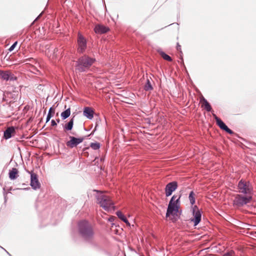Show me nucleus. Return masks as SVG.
<instances>
[{"instance_id": "1", "label": "nucleus", "mask_w": 256, "mask_h": 256, "mask_svg": "<svg viewBox=\"0 0 256 256\" xmlns=\"http://www.w3.org/2000/svg\"><path fill=\"white\" fill-rule=\"evenodd\" d=\"M95 62V58L86 55L80 57L76 62L75 66L76 72L81 73L87 72Z\"/></svg>"}, {"instance_id": "2", "label": "nucleus", "mask_w": 256, "mask_h": 256, "mask_svg": "<svg viewBox=\"0 0 256 256\" xmlns=\"http://www.w3.org/2000/svg\"><path fill=\"white\" fill-rule=\"evenodd\" d=\"M79 232L82 237L86 241H92L94 236L92 225L87 221L82 220L78 224Z\"/></svg>"}, {"instance_id": "3", "label": "nucleus", "mask_w": 256, "mask_h": 256, "mask_svg": "<svg viewBox=\"0 0 256 256\" xmlns=\"http://www.w3.org/2000/svg\"><path fill=\"white\" fill-rule=\"evenodd\" d=\"M96 202L100 207L104 210L108 212L111 210L114 209V202L111 198L103 194H100L96 196Z\"/></svg>"}, {"instance_id": "4", "label": "nucleus", "mask_w": 256, "mask_h": 256, "mask_svg": "<svg viewBox=\"0 0 256 256\" xmlns=\"http://www.w3.org/2000/svg\"><path fill=\"white\" fill-rule=\"evenodd\" d=\"M180 196L178 197L176 195H174L168 205L166 216L169 217L170 215L174 216L177 214L180 206Z\"/></svg>"}, {"instance_id": "5", "label": "nucleus", "mask_w": 256, "mask_h": 256, "mask_svg": "<svg viewBox=\"0 0 256 256\" xmlns=\"http://www.w3.org/2000/svg\"><path fill=\"white\" fill-rule=\"evenodd\" d=\"M239 192L247 194H250L252 190V187L249 182L240 180L238 186Z\"/></svg>"}, {"instance_id": "6", "label": "nucleus", "mask_w": 256, "mask_h": 256, "mask_svg": "<svg viewBox=\"0 0 256 256\" xmlns=\"http://www.w3.org/2000/svg\"><path fill=\"white\" fill-rule=\"evenodd\" d=\"M250 196H242L240 194H237L233 200V204L236 207H241L249 203L252 200Z\"/></svg>"}, {"instance_id": "7", "label": "nucleus", "mask_w": 256, "mask_h": 256, "mask_svg": "<svg viewBox=\"0 0 256 256\" xmlns=\"http://www.w3.org/2000/svg\"><path fill=\"white\" fill-rule=\"evenodd\" d=\"M77 43L78 52L79 53H83L86 48L87 42L85 38L80 32L78 34V36Z\"/></svg>"}, {"instance_id": "8", "label": "nucleus", "mask_w": 256, "mask_h": 256, "mask_svg": "<svg viewBox=\"0 0 256 256\" xmlns=\"http://www.w3.org/2000/svg\"><path fill=\"white\" fill-rule=\"evenodd\" d=\"M69 138L70 140L66 142V144L70 148L76 146L78 144L82 142L84 139V137L76 138L72 136H70Z\"/></svg>"}, {"instance_id": "9", "label": "nucleus", "mask_w": 256, "mask_h": 256, "mask_svg": "<svg viewBox=\"0 0 256 256\" xmlns=\"http://www.w3.org/2000/svg\"><path fill=\"white\" fill-rule=\"evenodd\" d=\"M18 94L16 92L11 93L6 92L4 94L2 100L10 104L14 102L18 98Z\"/></svg>"}, {"instance_id": "10", "label": "nucleus", "mask_w": 256, "mask_h": 256, "mask_svg": "<svg viewBox=\"0 0 256 256\" xmlns=\"http://www.w3.org/2000/svg\"><path fill=\"white\" fill-rule=\"evenodd\" d=\"M193 216L194 218L191 219V220L194 222V226H196L201 220L202 216L201 213L196 206L193 208Z\"/></svg>"}, {"instance_id": "11", "label": "nucleus", "mask_w": 256, "mask_h": 256, "mask_svg": "<svg viewBox=\"0 0 256 256\" xmlns=\"http://www.w3.org/2000/svg\"><path fill=\"white\" fill-rule=\"evenodd\" d=\"M178 187V184L176 182H172L168 184L165 188L166 196H170Z\"/></svg>"}, {"instance_id": "12", "label": "nucleus", "mask_w": 256, "mask_h": 256, "mask_svg": "<svg viewBox=\"0 0 256 256\" xmlns=\"http://www.w3.org/2000/svg\"><path fill=\"white\" fill-rule=\"evenodd\" d=\"M30 185L35 190L40 187V184L38 180L37 176L34 173L31 174Z\"/></svg>"}, {"instance_id": "13", "label": "nucleus", "mask_w": 256, "mask_h": 256, "mask_svg": "<svg viewBox=\"0 0 256 256\" xmlns=\"http://www.w3.org/2000/svg\"><path fill=\"white\" fill-rule=\"evenodd\" d=\"M94 32L98 34H102L108 32L110 29L104 25L98 24L94 28Z\"/></svg>"}, {"instance_id": "14", "label": "nucleus", "mask_w": 256, "mask_h": 256, "mask_svg": "<svg viewBox=\"0 0 256 256\" xmlns=\"http://www.w3.org/2000/svg\"><path fill=\"white\" fill-rule=\"evenodd\" d=\"M15 134V128L13 126L9 127L4 132V137L6 139H8L14 136Z\"/></svg>"}, {"instance_id": "15", "label": "nucleus", "mask_w": 256, "mask_h": 256, "mask_svg": "<svg viewBox=\"0 0 256 256\" xmlns=\"http://www.w3.org/2000/svg\"><path fill=\"white\" fill-rule=\"evenodd\" d=\"M216 124L221 129L225 130L228 133L230 134H234V132L230 130L220 118L217 119Z\"/></svg>"}, {"instance_id": "16", "label": "nucleus", "mask_w": 256, "mask_h": 256, "mask_svg": "<svg viewBox=\"0 0 256 256\" xmlns=\"http://www.w3.org/2000/svg\"><path fill=\"white\" fill-rule=\"evenodd\" d=\"M94 112L92 109L89 107H86L84 110V115L89 119L94 117Z\"/></svg>"}, {"instance_id": "17", "label": "nucleus", "mask_w": 256, "mask_h": 256, "mask_svg": "<svg viewBox=\"0 0 256 256\" xmlns=\"http://www.w3.org/2000/svg\"><path fill=\"white\" fill-rule=\"evenodd\" d=\"M200 102L202 104V106L208 112H210L212 110V108L208 103V102L204 98H202L200 100Z\"/></svg>"}, {"instance_id": "18", "label": "nucleus", "mask_w": 256, "mask_h": 256, "mask_svg": "<svg viewBox=\"0 0 256 256\" xmlns=\"http://www.w3.org/2000/svg\"><path fill=\"white\" fill-rule=\"evenodd\" d=\"M74 118H72L68 123L64 126V130L65 132L71 130L72 129L74 126Z\"/></svg>"}, {"instance_id": "19", "label": "nucleus", "mask_w": 256, "mask_h": 256, "mask_svg": "<svg viewBox=\"0 0 256 256\" xmlns=\"http://www.w3.org/2000/svg\"><path fill=\"white\" fill-rule=\"evenodd\" d=\"M10 71H3L0 70V78L5 80H8L10 79Z\"/></svg>"}, {"instance_id": "20", "label": "nucleus", "mask_w": 256, "mask_h": 256, "mask_svg": "<svg viewBox=\"0 0 256 256\" xmlns=\"http://www.w3.org/2000/svg\"><path fill=\"white\" fill-rule=\"evenodd\" d=\"M18 170L16 168H12L9 172V177L11 180H14L18 176Z\"/></svg>"}, {"instance_id": "21", "label": "nucleus", "mask_w": 256, "mask_h": 256, "mask_svg": "<svg viewBox=\"0 0 256 256\" xmlns=\"http://www.w3.org/2000/svg\"><path fill=\"white\" fill-rule=\"evenodd\" d=\"M116 215L122 220L128 226H130V224L128 222V220L126 219V216L124 215V214L120 211H118L116 212Z\"/></svg>"}, {"instance_id": "22", "label": "nucleus", "mask_w": 256, "mask_h": 256, "mask_svg": "<svg viewBox=\"0 0 256 256\" xmlns=\"http://www.w3.org/2000/svg\"><path fill=\"white\" fill-rule=\"evenodd\" d=\"M70 114V108H69L61 114V116L64 120L68 118Z\"/></svg>"}, {"instance_id": "23", "label": "nucleus", "mask_w": 256, "mask_h": 256, "mask_svg": "<svg viewBox=\"0 0 256 256\" xmlns=\"http://www.w3.org/2000/svg\"><path fill=\"white\" fill-rule=\"evenodd\" d=\"M152 86L151 83L148 79L146 80V83L144 85V89L146 91H150L152 90Z\"/></svg>"}, {"instance_id": "24", "label": "nucleus", "mask_w": 256, "mask_h": 256, "mask_svg": "<svg viewBox=\"0 0 256 256\" xmlns=\"http://www.w3.org/2000/svg\"><path fill=\"white\" fill-rule=\"evenodd\" d=\"M195 194L193 191H192L189 194V200L192 204H194L195 202Z\"/></svg>"}, {"instance_id": "25", "label": "nucleus", "mask_w": 256, "mask_h": 256, "mask_svg": "<svg viewBox=\"0 0 256 256\" xmlns=\"http://www.w3.org/2000/svg\"><path fill=\"white\" fill-rule=\"evenodd\" d=\"M160 55L165 60H166L168 62H171L172 60V58L169 56L165 54L164 52H160Z\"/></svg>"}, {"instance_id": "26", "label": "nucleus", "mask_w": 256, "mask_h": 256, "mask_svg": "<svg viewBox=\"0 0 256 256\" xmlns=\"http://www.w3.org/2000/svg\"><path fill=\"white\" fill-rule=\"evenodd\" d=\"M90 146L93 150H96L100 148V144L98 142H92L90 144Z\"/></svg>"}, {"instance_id": "27", "label": "nucleus", "mask_w": 256, "mask_h": 256, "mask_svg": "<svg viewBox=\"0 0 256 256\" xmlns=\"http://www.w3.org/2000/svg\"><path fill=\"white\" fill-rule=\"evenodd\" d=\"M52 113L54 114V110L52 109V108H51L49 110V112H48V114L47 117H46V122L49 121L50 120V119L51 117L52 116Z\"/></svg>"}, {"instance_id": "28", "label": "nucleus", "mask_w": 256, "mask_h": 256, "mask_svg": "<svg viewBox=\"0 0 256 256\" xmlns=\"http://www.w3.org/2000/svg\"><path fill=\"white\" fill-rule=\"evenodd\" d=\"M234 252L232 250H231L230 252L225 254L222 256H234Z\"/></svg>"}, {"instance_id": "29", "label": "nucleus", "mask_w": 256, "mask_h": 256, "mask_svg": "<svg viewBox=\"0 0 256 256\" xmlns=\"http://www.w3.org/2000/svg\"><path fill=\"white\" fill-rule=\"evenodd\" d=\"M18 44V42H16L9 48V50L10 52L14 50V48Z\"/></svg>"}, {"instance_id": "30", "label": "nucleus", "mask_w": 256, "mask_h": 256, "mask_svg": "<svg viewBox=\"0 0 256 256\" xmlns=\"http://www.w3.org/2000/svg\"><path fill=\"white\" fill-rule=\"evenodd\" d=\"M16 80V77L14 76V74H12V72H10L9 80Z\"/></svg>"}, {"instance_id": "31", "label": "nucleus", "mask_w": 256, "mask_h": 256, "mask_svg": "<svg viewBox=\"0 0 256 256\" xmlns=\"http://www.w3.org/2000/svg\"><path fill=\"white\" fill-rule=\"evenodd\" d=\"M177 50H178L180 52H182L181 46L178 44H177Z\"/></svg>"}, {"instance_id": "32", "label": "nucleus", "mask_w": 256, "mask_h": 256, "mask_svg": "<svg viewBox=\"0 0 256 256\" xmlns=\"http://www.w3.org/2000/svg\"><path fill=\"white\" fill-rule=\"evenodd\" d=\"M115 218L116 217L112 216L108 218V220L110 222H113Z\"/></svg>"}, {"instance_id": "33", "label": "nucleus", "mask_w": 256, "mask_h": 256, "mask_svg": "<svg viewBox=\"0 0 256 256\" xmlns=\"http://www.w3.org/2000/svg\"><path fill=\"white\" fill-rule=\"evenodd\" d=\"M51 123L52 126H55L57 124L54 120H52Z\"/></svg>"}, {"instance_id": "34", "label": "nucleus", "mask_w": 256, "mask_h": 256, "mask_svg": "<svg viewBox=\"0 0 256 256\" xmlns=\"http://www.w3.org/2000/svg\"><path fill=\"white\" fill-rule=\"evenodd\" d=\"M213 116L216 120V122H217V119L219 118L215 114H213Z\"/></svg>"}, {"instance_id": "35", "label": "nucleus", "mask_w": 256, "mask_h": 256, "mask_svg": "<svg viewBox=\"0 0 256 256\" xmlns=\"http://www.w3.org/2000/svg\"><path fill=\"white\" fill-rule=\"evenodd\" d=\"M56 121L58 122H60V119H58V120H56Z\"/></svg>"}, {"instance_id": "36", "label": "nucleus", "mask_w": 256, "mask_h": 256, "mask_svg": "<svg viewBox=\"0 0 256 256\" xmlns=\"http://www.w3.org/2000/svg\"><path fill=\"white\" fill-rule=\"evenodd\" d=\"M54 51H55V50H56V51H57V50H57L56 48H54Z\"/></svg>"}]
</instances>
